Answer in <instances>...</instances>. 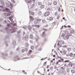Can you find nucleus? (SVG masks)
<instances>
[{
  "mask_svg": "<svg viewBox=\"0 0 75 75\" xmlns=\"http://www.w3.org/2000/svg\"><path fill=\"white\" fill-rule=\"evenodd\" d=\"M71 71L72 74H74L75 73V71L74 70H71Z\"/></svg>",
  "mask_w": 75,
  "mask_h": 75,
  "instance_id": "12",
  "label": "nucleus"
},
{
  "mask_svg": "<svg viewBox=\"0 0 75 75\" xmlns=\"http://www.w3.org/2000/svg\"><path fill=\"white\" fill-rule=\"evenodd\" d=\"M31 15H34V13L33 12H31Z\"/></svg>",
  "mask_w": 75,
  "mask_h": 75,
  "instance_id": "30",
  "label": "nucleus"
},
{
  "mask_svg": "<svg viewBox=\"0 0 75 75\" xmlns=\"http://www.w3.org/2000/svg\"><path fill=\"white\" fill-rule=\"evenodd\" d=\"M38 73L39 74H40V71H38Z\"/></svg>",
  "mask_w": 75,
  "mask_h": 75,
  "instance_id": "46",
  "label": "nucleus"
},
{
  "mask_svg": "<svg viewBox=\"0 0 75 75\" xmlns=\"http://www.w3.org/2000/svg\"><path fill=\"white\" fill-rule=\"evenodd\" d=\"M38 4L39 5H42V2H39L38 3Z\"/></svg>",
  "mask_w": 75,
  "mask_h": 75,
  "instance_id": "10",
  "label": "nucleus"
},
{
  "mask_svg": "<svg viewBox=\"0 0 75 75\" xmlns=\"http://www.w3.org/2000/svg\"><path fill=\"white\" fill-rule=\"evenodd\" d=\"M32 2L31 1H27V3H30Z\"/></svg>",
  "mask_w": 75,
  "mask_h": 75,
  "instance_id": "21",
  "label": "nucleus"
},
{
  "mask_svg": "<svg viewBox=\"0 0 75 75\" xmlns=\"http://www.w3.org/2000/svg\"><path fill=\"white\" fill-rule=\"evenodd\" d=\"M6 10L7 11H8L9 10V9L8 8H6Z\"/></svg>",
  "mask_w": 75,
  "mask_h": 75,
  "instance_id": "34",
  "label": "nucleus"
},
{
  "mask_svg": "<svg viewBox=\"0 0 75 75\" xmlns=\"http://www.w3.org/2000/svg\"><path fill=\"white\" fill-rule=\"evenodd\" d=\"M37 20L38 21V23H40L41 21H42V19H37Z\"/></svg>",
  "mask_w": 75,
  "mask_h": 75,
  "instance_id": "8",
  "label": "nucleus"
},
{
  "mask_svg": "<svg viewBox=\"0 0 75 75\" xmlns=\"http://www.w3.org/2000/svg\"><path fill=\"white\" fill-rule=\"evenodd\" d=\"M42 75H45L44 74H42Z\"/></svg>",
  "mask_w": 75,
  "mask_h": 75,
  "instance_id": "63",
  "label": "nucleus"
},
{
  "mask_svg": "<svg viewBox=\"0 0 75 75\" xmlns=\"http://www.w3.org/2000/svg\"><path fill=\"white\" fill-rule=\"evenodd\" d=\"M50 13L49 12H46L44 14V16H45L47 17L48 16H49V15H50Z\"/></svg>",
  "mask_w": 75,
  "mask_h": 75,
  "instance_id": "1",
  "label": "nucleus"
},
{
  "mask_svg": "<svg viewBox=\"0 0 75 75\" xmlns=\"http://www.w3.org/2000/svg\"><path fill=\"white\" fill-rule=\"evenodd\" d=\"M50 62H51V63H53V60H52Z\"/></svg>",
  "mask_w": 75,
  "mask_h": 75,
  "instance_id": "45",
  "label": "nucleus"
},
{
  "mask_svg": "<svg viewBox=\"0 0 75 75\" xmlns=\"http://www.w3.org/2000/svg\"><path fill=\"white\" fill-rule=\"evenodd\" d=\"M49 65H47V68L48 69L49 68Z\"/></svg>",
  "mask_w": 75,
  "mask_h": 75,
  "instance_id": "37",
  "label": "nucleus"
},
{
  "mask_svg": "<svg viewBox=\"0 0 75 75\" xmlns=\"http://www.w3.org/2000/svg\"><path fill=\"white\" fill-rule=\"evenodd\" d=\"M47 62H45L44 63L43 66H45L46 65V64H47Z\"/></svg>",
  "mask_w": 75,
  "mask_h": 75,
  "instance_id": "20",
  "label": "nucleus"
},
{
  "mask_svg": "<svg viewBox=\"0 0 75 75\" xmlns=\"http://www.w3.org/2000/svg\"><path fill=\"white\" fill-rule=\"evenodd\" d=\"M52 60L53 61H55V59H53Z\"/></svg>",
  "mask_w": 75,
  "mask_h": 75,
  "instance_id": "52",
  "label": "nucleus"
},
{
  "mask_svg": "<svg viewBox=\"0 0 75 75\" xmlns=\"http://www.w3.org/2000/svg\"><path fill=\"white\" fill-rule=\"evenodd\" d=\"M42 13L41 12V11H40L39 12L38 14L39 15H40L42 14Z\"/></svg>",
  "mask_w": 75,
  "mask_h": 75,
  "instance_id": "26",
  "label": "nucleus"
},
{
  "mask_svg": "<svg viewBox=\"0 0 75 75\" xmlns=\"http://www.w3.org/2000/svg\"><path fill=\"white\" fill-rule=\"evenodd\" d=\"M63 54H66V52L64 50L63 51Z\"/></svg>",
  "mask_w": 75,
  "mask_h": 75,
  "instance_id": "15",
  "label": "nucleus"
},
{
  "mask_svg": "<svg viewBox=\"0 0 75 75\" xmlns=\"http://www.w3.org/2000/svg\"><path fill=\"white\" fill-rule=\"evenodd\" d=\"M22 72H25V71L23 70Z\"/></svg>",
  "mask_w": 75,
  "mask_h": 75,
  "instance_id": "57",
  "label": "nucleus"
},
{
  "mask_svg": "<svg viewBox=\"0 0 75 75\" xmlns=\"http://www.w3.org/2000/svg\"><path fill=\"white\" fill-rule=\"evenodd\" d=\"M30 21H32L34 20V18L32 16H30Z\"/></svg>",
  "mask_w": 75,
  "mask_h": 75,
  "instance_id": "6",
  "label": "nucleus"
},
{
  "mask_svg": "<svg viewBox=\"0 0 75 75\" xmlns=\"http://www.w3.org/2000/svg\"><path fill=\"white\" fill-rule=\"evenodd\" d=\"M67 27L70 28L71 27V26H70L69 25H68L67 26Z\"/></svg>",
  "mask_w": 75,
  "mask_h": 75,
  "instance_id": "39",
  "label": "nucleus"
},
{
  "mask_svg": "<svg viewBox=\"0 0 75 75\" xmlns=\"http://www.w3.org/2000/svg\"><path fill=\"white\" fill-rule=\"evenodd\" d=\"M9 25V24H8V25H7V26H8Z\"/></svg>",
  "mask_w": 75,
  "mask_h": 75,
  "instance_id": "58",
  "label": "nucleus"
},
{
  "mask_svg": "<svg viewBox=\"0 0 75 75\" xmlns=\"http://www.w3.org/2000/svg\"><path fill=\"white\" fill-rule=\"evenodd\" d=\"M65 35V34H62L61 35V36L62 37H64Z\"/></svg>",
  "mask_w": 75,
  "mask_h": 75,
  "instance_id": "24",
  "label": "nucleus"
},
{
  "mask_svg": "<svg viewBox=\"0 0 75 75\" xmlns=\"http://www.w3.org/2000/svg\"><path fill=\"white\" fill-rule=\"evenodd\" d=\"M51 10V8H48L47 9V10L48 11H50Z\"/></svg>",
  "mask_w": 75,
  "mask_h": 75,
  "instance_id": "23",
  "label": "nucleus"
},
{
  "mask_svg": "<svg viewBox=\"0 0 75 75\" xmlns=\"http://www.w3.org/2000/svg\"><path fill=\"white\" fill-rule=\"evenodd\" d=\"M57 58L58 59H59V58L60 59L62 60V62L64 60V59H63L61 57H60L59 56H58L57 57Z\"/></svg>",
  "mask_w": 75,
  "mask_h": 75,
  "instance_id": "5",
  "label": "nucleus"
},
{
  "mask_svg": "<svg viewBox=\"0 0 75 75\" xmlns=\"http://www.w3.org/2000/svg\"><path fill=\"white\" fill-rule=\"evenodd\" d=\"M58 10H59V12H60V8L59 7Z\"/></svg>",
  "mask_w": 75,
  "mask_h": 75,
  "instance_id": "35",
  "label": "nucleus"
},
{
  "mask_svg": "<svg viewBox=\"0 0 75 75\" xmlns=\"http://www.w3.org/2000/svg\"><path fill=\"white\" fill-rule=\"evenodd\" d=\"M73 69H75V66L73 67Z\"/></svg>",
  "mask_w": 75,
  "mask_h": 75,
  "instance_id": "41",
  "label": "nucleus"
},
{
  "mask_svg": "<svg viewBox=\"0 0 75 75\" xmlns=\"http://www.w3.org/2000/svg\"><path fill=\"white\" fill-rule=\"evenodd\" d=\"M51 74H53V73H51Z\"/></svg>",
  "mask_w": 75,
  "mask_h": 75,
  "instance_id": "62",
  "label": "nucleus"
},
{
  "mask_svg": "<svg viewBox=\"0 0 75 75\" xmlns=\"http://www.w3.org/2000/svg\"><path fill=\"white\" fill-rule=\"evenodd\" d=\"M45 7V6L44 5H41L40 6V8L41 9H43Z\"/></svg>",
  "mask_w": 75,
  "mask_h": 75,
  "instance_id": "9",
  "label": "nucleus"
},
{
  "mask_svg": "<svg viewBox=\"0 0 75 75\" xmlns=\"http://www.w3.org/2000/svg\"><path fill=\"white\" fill-rule=\"evenodd\" d=\"M65 19V18L64 17H63V19H64V20Z\"/></svg>",
  "mask_w": 75,
  "mask_h": 75,
  "instance_id": "55",
  "label": "nucleus"
},
{
  "mask_svg": "<svg viewBox=\"0 0 75 75\" xmlns=\"http://www.w3.org/2000/svg\"><path fill=\"white\" fill-rule=\"evenodd\" d=\"M64 27H65V28H66L67 27V26H65V25H64Z\"/></svg>",
  "mask_w": 75,
  "mask_h": 75,
  "instance_id": "44",
  "label": "nucleus"
},
{
  "mask_svg": "<svg viewBox=\"0 0 75 75\" xmlns=\"http://www.w3.org/2000/svg\"><path fill=\"white\" fill-rule=\"evenodd\" d=\"M31 48L32 50H33L34 49V46H31Z\"/></svg>",
  "mask_w": 75,
  "mask_h": 75,
  "instance_id": "18",
  "label": "nucleus"
},
{
  "mask_svg": "<svg viewBox=\"0 0 75 75\" xmlns=\"http://www.w3.org/2000/svg\"><path fill=\"white\" fill-rule=\"evenodd\" d=\"M69 62V60H65V61L64 62L65 63H66V62Z\"/></svg>",
  "mask_w": 75,
  "mask_h": 75,
  "instance_id": "27",
  "label": "nucleus"
},
{
  "mask_svg": "<svg viewBox=\"0 0 75 75\" xmlns=\"http://www.w3.org/2000/svg\"><path fill=\"white\" fill-rule=\"evenodd\" d=\"M4 15L5 16H8V14L7 13H4Z\"/></svg>",
  "mask_w": 75,
  "mask_h": 75,
  "instance_id": "13",
  "label": "nucleus"
},
{
  "mask_svg": "<svg viewBox=\"0 0 75 75\" xmlns=\"http://www.w3.org/2000/svg\"><path fill=\"white\" fill-rule=\"evenodd\" d=\"M12 25L13 26H15V25H16V24L15 23H13L12 24Z\"/></svg>",
  "mask_w": 75,
  "mask_h": 75,
  "instance_id": "36",
  "label": "nucleus"
},
{
  "mask_svg": "<svg viewBox=\"0 0 75 75\" xmlns=\"http://www.w3.org/2000/svg\"><path fill=\"white\" fill-rule=\"evenodd\" d=\"M17 50H18V48L17 49Z\"/></svg>",
  "mask_w": 75,
  "mask_h": 75,
  "instance_id": "60",
  "label": "nucleus"
},
{
  "mask_svg": "<svg viewBox=\"0 0 75 75\" xmlns=\"http://www.w3.org/2000/svg\"><path fill=\"white\" fill-rule=\"evenodd\" d=\"M0 7H1L2 8H3V6H0Z\"/></svg>",
  "mask_w": 75,
  "mask_h": 75,
  "instance_id": "53",
  "label": "nucleus"
},
{
  "mask_svg": "<svg viewBox=\"0 0 75 75\" xmlns=\"http://www.w3.org/2000/svg\"><path fill=\"white\" fill-rule=\"evenodd\" d=\"M74 33V30H71L70 31V33Z\"/></svg>",
  "mask_w": 75,
  "mask_h": 75,
  "instance_id": "22",
  "label": "nucleus"
},
{
  "mask_svg": "<svg viewBox=\"0 0 75 75\" xmlns=\"http://www.w3.org/2000/svg\"><path fill=\"white\" fill-rule=\"evenodd\" d=\"M45 33V32H43L42 33V34H43Z\"/></svg>",
  "mask_w": 75,
  "mask_h": 75,
  "instance_id": "56",
  "label": "nucleus"
},
{
  "mask_svg": "<svg viewBox=\"0 0 75 75\" xmlns=\"http://www.w3.org/2000/svg\"><path fill=\"white\" fill-rule=\"evenodd\" d=\"M73 55V54L71 53L70 54V56H71V57H72Z\"/></svg>",
  "mask_w": 75,
  "mask_h": 75,
  "instance_id": "33",
  "label": "nucleus"
},
{
  "mask_svg": "<svg viewBox=\"0 0 75 75\" xmlns=\"http://www.w3.org/2000/svg\"><path fill=\"white\" fill-rule=\"evenodd\" d=\"M60 52L61 54H62V51H60Z\"/></svg>",
  "mask_w": 75,
  "mask_h": 75,
  "instance_id": "42",
  "label": "nucleus"
},
{
  "mask_svg": "<svg viewBox=\"0 0 75 75\" xmlns=\"http://www.w3.org/2000/svg\"><path fill=\"white\" fill-rule=\"evenodd\" d=\"M43 30H45V31H47V29H44V28H43Z\"/></svg>",
  "mask_w": 75,
  "mask_h": 75,
  "instance_id": "40",
  "label": "nucleus"
},
{
  "mask_svg": "<svg viewBox=\"0 0 75 75\" xmlns=\"http://www.w3.org/2000/svg\"><path fill=\"white\" fill-rule=\"evenodd\" d=\"M13 18V16H10L9 17V19L11 20V21L12 22L13 21V19H11V18Z\"/></svg>",
  "mask_w": 75,
  "mask_h": 75,
  "instance_id": "7",
  "label": "nucleus"
},
{
  "mask_svg": "<svg viewBox=\"0 0 75 75\" xmlns=\"http://www.w3.org/2000/svg\"><path fill=\"white\" fill-rule=\"evenodd\" d=\"M62 12H63V9H62Z\"/></svg>",
  "mask_w": 75,
  "mask_h": 75,
  "instance_id": "59",
  "label": "nucleus"
},
{
  "mask_svg": "<svg viewBox=\"0 0 75 75\" xmlns=\"http://www.w3.org/2000/svg\"><path fill=\"white\" fill-rule=\"evenodd\" d=\"M54 5H56L57 4V2L56 1H54Z\"/></svg>",
  "mask_w": 75,
  "mask_h": 75,
  "instance_id": "19",
  "label": "nucleus"
},
{
  "mask_svg": "<svg viewBox=\"0 0 75 75\" xmlns=\"http://www.w3.org/2000/svg\"><path fill=\"white\" fill-rule=\"evenodd\" d=\"M54 15L55 16H57V19H58L59 18V13L57 12H55L54 13Z\"/></svg>",
  "mask_w": 75,
  "mask_h": 75,
  "instance_id": "2",
  "label": "nucleus"
},
{
  "mask_svg": "<svg viewBox=\"0 0 75 75\" xmlns=\"http://www.w3.org/2000/svg\"><path fill=\"white\" fill-rule=\"evenodd\" d=\"M32 1L33 2H35V0H32Z\"/></svg>",
  "mask_w": 75,
  "mask_h": 75,
  "instance_id": "48",
  "label": "nucleus"
},
{
  "mask_svg": "<svg viewBox=\"0 0 75 75\" xmlns=\"http://www.w3.org/2000/svg\"><path fill=\"white\" fill-rule=\"evenodd\" d=\"M63 28V26H62V27L61 28H60V29H62Z\"/></svg>",
  "mask_w": 75,
  "mask_h": 75,
  "instance_id": "50",
  "label": "nucleus"
},
{
  "mask_svg": "<svg viewBox=\"0 0 75 75\" xmlns=\"http://www.w3.org/2000/svg\"><path fill=\"white\" fill-rule=\"evenodd\" d=\"M34 26L39 28L40 27V25H35Z\"/></svg>",
  "mask_w": 75,
  "mask_h": 75,
  "instance_id": "17",
  "label": "nucleus"
},
{
  "mask_svg": "<svg viewBox=\"0 0 75 75\" xmlns=\"http://www.w3.org/2000/svg\"><path fill=\"white\" fill-rule=\"evenodd\" d=\"M42 50V49L41 48H39L38 50V51H41Z\"/></svg>",
  "mask_w": 75,
  "mask_h": 75,
  "instance_id": "32",
  "label": "nucleus"
},
{
  "mask_svg": "<svg viewBox=\"0 0 75 75\" xmlns=\"http://www.w3.org/2000/svg\"><path fill=\"white\" fill-rule=\"evenodd\" d=\"M55 55H53V57H55Z\"/></svg>",
  "mask_w": 75,
  "mask_h": 75,
  "instance_id": "43",
  "label": "nucleus"
},
{
  "mask_svg": "<svg viewBox=\"0 0 75 75\" xmlns=\"http://www.w3.org/2000/svg\"><path fill=\"white\" fill-rule=\"evenodd\" d=\"M25 51L27 52L28 50L27 48H25Z\"/></svg>",
  "mask_w": 75,
  "mask_h": 75,
  "instance_id": "29",
  "label": "nucleus"
},
{
  "mask_svg": "<svg viewBox=\"0 0 75 75\" xmlns=\"http://www.w3.org/2000/svg\"><path fill=\"white\" fill-rule=\"evenodd\" d=\"M66 66H67V64H65L64 65V66L65 67H66Z\"/></svg>",
  "mask_w": 75,
  "mask_h": 75,
  "instance_id": "49",
  "label": "nucleus"
},
{
  "mask_svg": "<svg viewBox=\"0 0 75 75\" xmlns=\"http://www.w3.org/2000/svg\"><path fill=\"white\" fill-rule=\"evenodd\" d=\"M33 25H32V27H33Z\"/></svg>",
  "mask_w": 75,
  "mask_h": 75,
  "instance_id": "61",
  "label": "nucleus"
},
{
  "mask_svg": "<svg viewBox=\"0 0 75 75\" xmlns=\"http://www.w3.org/2000/svg\"><path fill=\"white\" fill-rule=\"evenodd\" d=\"M46 22V21L45 19H44L42 21V22L43 23H45Z\"/></svg>",
  "mask_w": 75,
  "mask_h": 75,
  "instance_id": "11",
  "label": "nucleus"
},
{
  "mask_svg": "<svg viewBox=\"0 0 75 75\" xmlns=\"http://www.w3.org/2000/svg\"><path fill=\"white\" fill-rule=\"evenodd\" d=\"M50 71V69H48L47 70V72H49Z\"/></svg>",
  "mask_w": 75,
  "mask_h": 75,
  "instance_id": "47",
  "label": "nucleus"
},
{
  "mask_svg": "<svg viewBox=\"0 0 75 75\" xmlns=\"http://www.w3.org/2000/svg\"><path fill=\"white\" fill-rule=\"evenodd\" d=\"M21 52H22V53H23L24 52H25V50H24V49H22L21 50Z\"/></svg>",
  "mask_w": 75,
  "mask_h": 75,
  "instance_id": "25",
  "label": "nucleus"
},
{
  "mask_svg": "<svg viewBox=\"0 0 75 75\" xmlns=\"http://www.w3.org/2000/svg\"><path fill=\"white\" fill-rule=\"evenodd\" d=\"M51 75V74H49V75Z\"/></svg>",
  "mask_w": 75,
  "mask_h": 75,
  "instance_id": "64",
  "label": "nucleus"
},
{
  "mask_svg": "<svg viewBox=\"0 0 75 75\" xmlns=\"http://www.w3.org/2000/svg\"><path fill=\"white\" fill-rule=\"evenodd\" d=\"M43 60V58L41 59H40V60H42V61Z\"/></svg>",
  "mask_w": 75,
  "mask_h": 75,
  "instance_id": "51",
  "label": "nucleus"
},
{
  "mask_svg": "<svg viewBox=\"0 0 75 75\" xmlns=\"http://www.w3.org/2000/svg\"><path fill=\"white\" fill-rule=\"evenodd\" d=\"M59 45V43H58L57 44V45L58 46Z\"/></svg>",
  "mask_w": 75,
  "mask_h": 75,
  "instance_id": "54",
  "label": "nucleus"
},
{
  "mask_svg": "<svg viewBox=\"0 0 75 75\" xmlns=\"http://www.w3.org/2000/svg\"><path fill=\"white\" fill-rule=\"evenodd\" d=\"M34 23L35 24H37L38 23L37 18L34 19Z\"/></svg>",
  "mask_w": 75,
  "mask_h": 75,
  "instance_id": "4",
  "label": "nucleus"
},
{
  "mask_svg": "<svg viewBox=\"0 0 75 75\" xmlns=\"http://www.w3.org/2000/svg\"><path fill=\"white\" fill-rule=\"evenodd\" d=\"M66 38L67 39H69V36L68 35H66Z\"/></svg>",
  "mask_w": 75,
  "mask_h": 75,
  "instance_id": "16",
  "label": "nucleus"
},
{
  "mask_svg": "<svg viewBox=\"0 0 75 75\" xmlns=\"http://www.w3.org/2000/svg\"><path fill=\"white\" fill-rule=\"evenodd\" d=\"M67 50L69 51H70L71 50V49L69 48H67Z\"/></svg>",
  "mask_w": 75,
  "mask_h": 75,
  "instance_id": "31",
  "label": "nucleus"
},
{
  "mask_svg": "<svg viewBox=\"0 0 75 75\" xmlns=\"http://www.w3.org/2000/svg\"><path fill=\"white\" fill-rule=\"evenodd\" d=\"M47 20L50 21H52L53 20V18L52 17L48 16L47 18Z\"/></svg>",
  "mask_w": 75,
  "mask_h": 75,
  "instance_id": "3",
  "label": "nucleus"
},
{
  "mask_svg": "<svg viewBox=\"0 0 75 75\" xmlns=\"http://www.w3.org/2000/svg\"><path fill=\"white\" fill-rule=\"evenodd\" d=\"M59 62L57 61L56 62V65H57V64H58L59 63Z\"/></svg>",
  "mask_w": 75,
  "mask_h": 75,
  "instance_id": "38",
  "label": "nucleus"
},
{
  "mask_svg": "<svg viewBox=\"0 0 75 75\" xmlns=\"http://www.w3.org/2000/svg\"><path fill=\"white\" fill-rule=\"evenodd\" d=\"M32 52V51L31 50H30L29 51L28 54H30Z\"/></svg>",
  "mask_w": 75,
  "mask_h": 75,
  "instance_id": "14",
  "label": "nucleus"
},
{
  "mask_svg": "<svg viewBox=\"0 0 75 75\" xmlns=\"http://www.w3.org/2000/svg\"><path fill=\"white\" fill-rule=\"evenodd\" d=\"M58 61L59 62H62L61 59H59Z\"/></svg>",
  "mask_w": 75,
  "mask_h": 75,
  "instance_id": "28",
  "label": "nucleus"
}]
</instances>
